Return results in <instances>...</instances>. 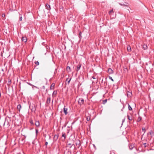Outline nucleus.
Wrapping results in <instances>:
<instances>
[{"label": "nucleus", "mask_w": 154, "mask_h": 154, "mask_svg": "<svg viewBox=\"0 0 154 154\" xmlns=\"http://www.w3.org/2000/svg\"><path fill=\"white\" fill-rule=\"evenodd\" d=\"M0 123L3 124V125L4 126L5 123H6L7 125H8V120H6V118H5L3 119H2L0 120Z\"/></svg>", "instance_id": "f257e3e1"}, {"label": "nucleus", "mask_w": 154, "mask_h": 154, "mask_svg": "<svg viewBox=\"0 0 154 154\" xmlns=\"http://www.w3.org/2000/svg\"><path fill=\"white\" fill-rule=\"evenodd\" d=\"M78 102L79 104L80 105H82L84 104V100L82 98H80L79 99Z\"/></svg>", "instance_id": "f03ea898"}, {"label": "nucleus", "mask_w": 154, "mask_h": 154, "mask_svg": "<svg viewBox=\"0 0 154 154\" xmlns=\"http://www.w3.org/2000/svg\"><path fill=\"white\" fill-rule=\"evenodd\" d=\"M74 141L73 140L71 141L70 143H69V141L68 142V145L70 148H71L73 145L74 146Z\"/></svg>", "instance_id": "7ed1b4c3"}, {"label": "nucleus", "mask_w": 154, "mask_h": 154, "mask_svg": "<svg viewBox=\"0 0 154 154\" xmlns=\"http://www.w3.org/2000/svg\"><path fill=\"white\" fill-rule=\"evenodd\" d=\"M51 102V97H47V100L46 102V105H48Z\"/></svg>", "instance_id": "20e7f679"}, {"label": "nucleus", "mask_w": 154, "mask_h": 154, "mask_svg": "<svg viewBox=\"0 0 154 154\" xmlns=\"http://www.w3.org/2000/svg\"><path fill=\"white\" fill-rule=\"evenodd\" d=\"M107 72L109 74H112L114 73L113 69H111V68H109L107 70Z\"/></svg>", "instance_id": "39448f33"}, {"label": "nucleus", "mask_w": 154, "mask_h": 154, "mask_svg": "<svg viewBox=\"0 0 154 154\" xmlns=\"http://www.w3.org/2000/svg\"><path fill=\"white\" fill-rule=\"evenodd\" d=\"M75 144L78 148H79L81 144L80 141L79 140H78L76 141Z\"/></svg>", "instance_id": "423d86ee"}, {"label": "nucleus", "mask_w": 154, "mask_h": 154, "mask_svg": "<svg viewBox=\"0 0 154 154\" xmlns=\"http://www.w3.org/2000/svg\"><path fill=\"white\" fill-rule=\"evenodd\" d=\"M21 40L22 41L24 42H26L27 41L26 38L25 37H23L22 38Z\"/></svg>", "instance_id": "0eeeda50"}, {"label": "nucleus", "mask_w": 154, "mask_h": 154, "mask_svg": "<svg viewBox=\"0 0 154 154\" xmlns=\"http://www.w3.org/2000/svg\"><path fill=\"white\" fill-rule=\"evenodd\" d=\"M65 106H64V107L63 108V112L65 114V115H66L67 114L68 112H67V108H66L65 107Z\"/></svg>", "instance_id": "6e6552de"}, {"label": "nucleus", "mask_w": 154, "mask_h": 154, "mask_svg": "<svg viewBox=\"0 0 154 154\" xmlns=\"http://www.w3.org/2000/svg\"><path fill=\"white\" fill-rule=\"evenodd\" d=\"M46 8L48 10H50L51 9V7H50V5L48 4H46Z\"/></svg>", "instance_id": "1a4fd4ad"}, {"label": "nucleus", "mask_w": 154, "mask_h": 154, "mask_svg": "<svg viewBox=\"0 0 154 154\" xmlns=\"http://www.w3.org/2000/svg\"><path fill=\"white\" fill-rule=\"evenodd\" d=\"M39 121H36L35 123V126L37 127H39Z\"/></svg>", "instance_id": "9d476101"}, {"label": "nucleus", "mask_w": 154, "mask_h": 154, "mask_svg": "<svg viewBox=\"0 0 154 154\" xmlns=\"http://www.w3.org/2000/svg\"><path fill=\"white\" fill-rule=\"evenodd\" d=\"M55 86V84L54 83H52L50 86V89L51 90L53 89H54V87Z\"/></svg>", "instance_id": "9b49d317"}, {"label": "nucleus", "mask_w": 154, "mask_h": 154, "mask_svg": "<svg viewBox=\"0 0 154 154\" xmlns=\"http://www.w3.org/2000/svg\"><path fill=\"white\" fill-rule=\"evenodd\" d=\"M21 106L20 104H19L17 106V109L19 110V111H20V109H21Z\"/></svg>", "instance_id": "f8f14e48"}, {"label": "nucleus", "mask_w": 154, "mask_h": 154, "mask_svg": "<svg viewBox=\"0 0 154 154\" xmlns=\"http://www.w3.org/2000/svg\"><path fill=\"white\" fill-rule=\"evenodd\" d=\"M127 117L129 121H132V116H130L128 115L127 116Z\"/></svg>", "instance_id": "ddd939ff"}, {"label": "nucleus", "mask_w": 154, "mask_h": 154, "mask_svg": "<svg viewBox=\"0 0 154 154\" xmlns=\"http://www.w3.org/2000/svg\"><path fill=\"white\" fill-rule=\"evenodd\" d=\"M58 135H55L54 136V140H57V139H58Z\"/></svg>", "instance_id": "4468645a"}, {"label": "nucleus", "mask_w": 154, "mask_h": 154, "mask_svg": "<svg viewBox=\"0 0 154 154\" xmlns=\"http://www.w3.org/2000/svg\"><path fill=\"white\" fill-rule=\"evenodd\" d=\"M143 48L144 50H146L147 48V46L146 45L144 44L143 45Z\"/></svg>", "instance_id": "2eb2a0df"}, {"label": "nucleus", "mask_w": 154, "mask_h": 154, "mask_svg": "<svg viewBox=\"0 0 154 154\" xmlns=\"http://www.w3.org/2000/svg\"><path fill=\"white\" fill-rule=\"evenodd\" d=\"M127 50L128 52H130L131 51V48L130 46H129L127 47Z\"/></svg>", "instance_id": "dca6fc26"}, {"label": "nucleus", "mask_w": 154, "mask_h": 154, "mask_svg": "<svg viewBox=\"0 0 154 154\" xmlns=\"http://www.w3.org/2000/svg\"><path fill=\"white\" fill-rule=\"evenodd\" d=\"M142 130L144 132V133L143 134V135H142V136H143L144 135V134L145 132H146V129H145V128L144 127H142Z\"/></svg>", "instance_id": "f3484780"}, {"label": "nucleus", "mask_w": 154, "mask_h": 154, "mask_svg": "<svg viewBox=\"0 0 154 154\" xmlns=\"http://www.w3.org/2000/svg\"><path fill=\"white\" fill-rule=\"evenodd\" d=\"M128 109L129 110H132V107L131 106H130V105H129V104H128Z\"/></svg>", "instance_id": "a211bd4d"}, {"label": "nucleus", "mask_w": 154, "mask_h": 154, "mask_svg": "<svg viewBox=\"0 0 154 154\" xmlns=\"http://www.w3.org/2000/svg\"><path fill=\"white\" fill-rule=\"evenodd\" d=\"M62 137H64V140H65L66 139V136L65 133H62Z\"/></svg>", "instance_id": "6ab92c4d"}, {"label": "nucleus", "mask_w": 154, "mask_h": 154, "mask_svg": "<svg viewBox=\"0 0 154 154\" xmlns=\"http://www.w3.org/2000/svg\"><path fill=\"white\" fill-rule=\"evenodd\" d=\"M7 70V68H2L1 69V71L3 72H4V71H6Z\"/></svg>", "instance_id": "aec40b11"}, {"label": "nucleus", "mask_w": 154, "mask_h": 154, "mask_svg": "<svg viewBox=\"0 0 154 154\" xmlns=\"http://www.w3.org/2000/svg\"><path fill=\"white\" fill-rule=\"evenodd\" d=\"M82 32H79V37L80 38H81L82 37Z\"/></svg>", "instance_id": "412c9836"}, {"label": "nucleus", "mask_w": 154, "mask_h": 154, "mask_svg": "<svg viewBox=\"0 0 154 154\" xmlns=\"http://www.w3.org/2000/svg\"><path fill=\"white\" fill-rule=\"evenodd\" d=\"M28 83L29 85H31V86H33V87H35V88H37V87H36V86H34V85H33L32 84H31V83Z\"/></svg>", "instance_id": "4be33fe9"}, {"label": "nucleus", "mask_w": 154, "mask_h": 154, "mask_svg": "<svg viewBox=\"0 0 154 154\" xmlns=\"http://www.w3.org/2000/svg\"><path fill=\"white\" fill-rule=\"evenodd\" d=\"M108 77L109 79H110L112 81V82L114 81L113 79L111 76H109Z\"/></svg>", "instance_id": "5701e85b"}, {"label": "nucleus", "mask_w": 154, "mask_h": 154, "mask_svg": "<svg viewBox=\"0 0 154 154\" xmlns=\"http://www.w3.org/2000/svg\"><path fill=\"white\" fill-rule=\"evenodd\" d=\"M35 63L37 65H38L39 64V63L38 61H35Z\"/></svg>", "instance_id": "b1692460"}, {"label": "nucleus", "mask_w": 154, "mask_h": 154, "mask_svg": "<svg viewBox=\"0 0 154 154\" xmlns=\"http://www.w3.org/2000/svg\"><path fill=\"white\" fill-rule=\"evenodd\" d=\"M107 102V100L106 99L105 100H104L103 101V103L104 104H105V103H106V102Z\"/></svg>", "instance_id": "393cba45"}, {"label": "nucleus", "mask_w": 154, "mask_h": 154, "mask_svg": "<svg viewBox=\"0 0 154 154\" xmlns=\"http://www.w3.org/2000/svg\"><path fill=\"white\" fill-rule=\"evenodd\" d=\"M133 146L132 145H131L129 146V149L130 150H131L133 149Z\"/></svg>", "instance_id": "a878e982"}, {"label": "nucleus", "mask_w": 154, "mask_h": 154, "mask_svg": "<svg viewBox=\"0 0 154 154\" xmlns=\"http://www.w3.org/2000/svg\"><path fill=\"white\" fill-rule=\"evenodd\" d=\"M90 118L89 116H88L87 117L86 119L88 121H89L90 120Z\"/></svg>", "instance_id": "bb28decb"}, {"label": "nucleus", "mask_w": 154, "mask_h": 154, "mask_svg": "<svg viewBox=\"0 0 154 154\" xmlns=\"http://www.w3.org/2000/svg\"><path fill=\"white\" fill-rule=\"evenodd\" d=\"M57 93V91H54L53 93V94H52V95H53V94H56Z\"/></svg>", "instance_id": "cd10ccee"}, {"label": "nucleus", "mask_w": 154, "mask_h": 154, "mask_svg": "<svg viewBox=\"0 0 154 154\" xmlns=\"http://www.w3.org/2000/svg\"><path fill=\"white\" fill-rule=\"evenodd\" d=\"M141 118L140 117H139L137 119V122H139L141 120Z\"/></svg>", "instance_id": "c85d7f7f"}, {"label": "nucleus", "mask_w": 154, "mask_h": 154, "mask_svg": "<svg viewBox=\"0 0 154 154\" xmlns=\"http://www.w3.org/2000/svg\"><path fill=\"white\" fill-rule=\"evenodd\" d=\"M70 80H71V79H69V80H68V79H66V81H67V82H68V84H69V82H70Z\"/></svg>", "instance_id": "c756f323"}, {"label": "nucleus", "mask_w": 154, "mask_h": 154, "mask_svg": "<svg viewBox=\"0 0 154 154\" xmlns=\"http://www.w3.org/2000/svg\"><path fill=\"white\" fill-rule=\"evenodd\" d=\"M30 123L32 125H34V123L32 120H31L30 121Z\"/></svg>", "instance_id": "7c9ffc66"}, {"label": "nucleus", "mask_w": 154, "mask_h": 154, "mask_svg": "<svg viewBox=\"0 0 154 154\" xmlns=\"http://www.w3.org/2000/svg\"><path fill=\"white\" fill-rule=\"evenodd\" d=\"M42 89L43 90H45V87L44 86H42Z\"/></svg>", "instance_id": "2f4dec72"}, {"label": "nucleus", "mask_w": 154, "mask_h": 154, "mask_svg": "<svg viewBox=\"0 0 154 154\" xmlns=\"http://www.w3.org/2000/svg\"><path fill=\"white\" fill-rule=\"evenodd\" d=\"M125 118H124V119H123L122 120V125L123 123V122H124L125 121Z\"/></svg>", "instance_id": "473e14b6"}, {"label": "nucleus", "mask_w": 154, "mask_h": 154, "mask_svg": "<svg viewBox=\"0 0 154 154\" xmlns=\"http://www.w3.org/2000/svg\"><path fill=\"white\" fill-rule=\"evenodd\" d=\"M22 16H20V18H19V20L20 21H21L22 20Z\"/></svg>", "instance_id": "72a5a7b5"}, {"label": "nucleus", "mask_w": 154, "mask_h": 154, "mask_svg": "<svg viewBox=\"0 0 154 154\" xmlns=\"http://www.w3.org/2000/svg\"><path fill=\"white\" fill-rule=\"evenodd\" d=\"M153 133V131H150L149 132V134L150 135H152V134Z\"/></svg>", "instance_id": "f704fd0d"}, {"label": "nucleus", "mask_w": 154, "mask_h": 154, "mask_svg": "<svg viewBox=\"0 0 154 154\" xmlns=\"http://www.w3.org/2000/svg\"><path fill=\"white\" fill-rule=\"evenodd\" d=\"M35 133L36 134H37V133H38V129H35Z\"/></svg>", "instance_id": "c9c22d12"}, {"label": "nucleus", "mask_w": 154, "mask_h": 154, "mask_svg": "<svg viewBox=\"0 0 154 154\" xmlns=\"http://www.w3.org/2000/svg\"><path fill=\"white\" fill-rule=\"evenodd\" d=\"M130 94H131V93L130 92H128V93L127 94V95H130Z\"/></svg>", "instance_id": "e433bc0d"}, {"label": "nucleus", "mask_w": 154, "mask_h": 154, "mask_svg": "<svg viewBox=\"0 0 154 154\" xmlns=\"http://www.w3.org/2000/svg\"><path fill=\"white\" fill-rule=\"evenodd\" d=\"M119 4L121 5V6H122V5H124V6H127V5H124V4H121V3H119Z\"/></svg>", "instance_id": "4c0bfd02"}, {"label": "nucleus", "mask_w": 154, "mask_h": 154, "mask_svg": "<svg viewBox=\"0 0 154 154\" xmlns=\"http://www.w3.org/2000/svg\"><path fill=\"white\" fill-rule=\"evenodd\" d=\"M5 16V14H3L2 15V17H4Z\"/></svg>", "instance_id": "58836bf2"}, {"label": "nucleus", "mask_w": 154, "mask_h": 154, "mask_svg": "<svg viewBox=\"0 0 154 154\" xmlns=\"http://www.w3.org/2000/svg\"><path fill=\"white\" fill-rule=\"evenodd\" d=\"M48 144V142H46L45 143V145H46V146H47V145Z\"/></svg>", "instance_id": "ea45409f"}, {"label": "nucleus", "mask_w": 154, "mask_h": 154, "mask_svg": "<svg viewBox=\"0 0 154 154\" xmlns=\"http://www.w3.org/2000/svg\"><path fill=\"white\" fill-rule=\"evenodd\" d=\"M143 144V145H144L145 146V147L146 146V143H144Z\"/></svg>", "instance_id": "a19ab883"}, {"label": "nucleus", "mask_w": 154, "mask_h": 154, "mask_svg": "<svg viewBox=\"0 0 154 154\" xmlns=\"http://www.w3.org/2000/svg\"><path fill=\"white\" fill-rule=\"evenodd\" d=\"M92 78L93 79H96V78L94 76H92Z\"/></svg>", "instance_id": "79ce46f5"}, {"label": "nucleus", "mask_w": 154, "mask_h": 154, "mask_svg": "<svg viewBox=\"0 0 154 154\" xmlns=\"http://www.w3.org/2000/svg\"><path fill=\"white\" fill-rule=\"evenodd\" d=\"M80 68H77V71H78L79 70Z\"/></svg>", "instance_id": "37998d69"}, {"label": "nucleus", "mask_w": 154, "mask_h": 154, "mask_svg": "<svg viewBox=\"0 0 154 154\" xmlns=\"http://www.w3.org/2000/svg\"><path fill=\"white\" fill-rule=\"evenodd\" d=\"M81 67V65H79V66H78L77 67H78V68H79V67Z\"/></svg>", "instance_id": "c03bdc74"}, {"label": "nucleus", "mask_w": 154, "mask_h": 154, "mask_svg": "<svg viewBox=\"0 0 154 154\" xmlns=\"http://www.w3.org/2000/svg\"><path fill=\"white\" fill-rule=\"evenodd\" d=\"M11 81L10 80L9 81H8V83H11Z\"/></svg>", "instance_id": "a18cd8bd"}, {"label": "nucleus", "mask_w": 154, "mask_h": 154, "mask_svg": "<svg viewBox=\"0 0 154 154\" xmlns=\"http://www.w3.org/2000/svg\"><path fill=\"white\" fill-rule=\"evenodd\" d=\"M112 10H111V11H110L109 12V13L111 12H112Z\"/></svg>", "instance_id": "49530a36"}, {"label": "nucleus", "mask_w": 154, "mask_h": 154, "mask_svg": "<svg viewBox=\"0 0 154 154\" xmlns=\"http://www.w3.org/2000/svg\"><path fill=\"white\" fill-rule=\"evenodd\" d=\"M46 92H48V90H47V89L46 90Z\"/></svg>", "instance_id": "de8ad7c7"}, {"label": "nucleus", "mask_w": 154, "mask_h": 154, "mask_svg": "<svg viewBox=\"0 0 154 154\" xmlns=\"http://www.w3.org/2000/svg\"><path fill=\"white\" fill-rule=\"evenodd\" d=\"M124 108V107H123V108L122 109H121V111H123V108Z\"/></svg>", "instance_id": "09e8293b"}, {"label": "nucleus", "mask_w": 154, "mask_h": 154, "mask_svg": "<svg viewBox=\"0 0 154 154\" xmlns=\"http://www.w3.org/2000/svg\"><path fill=\"white\" fill-rule=\"evenodd\" d=\"M66 67H68V68H69V67H70V66H67Z\"/></svg>", "instance_id": "8fccbe9b"}, {"label": "nucleus", "mask_w": 154, "mask_h": 154, "mask_svg": "<svg viewBox=\"0 0 154 154\" xmlns=\"http://www.w3.org/2000/svg\"><path fill=\"white\" fill-rule=\"evenodd\" d=\"M125 69H127V70H128V69H127V68H125Z\"/></svg>", "instance_id": "3c124183"}, {"label": "nucleus", "mask_w": 154, "mask_h": 154, "mask_svg": "<svg viewBox=\"0 0 154 154\" xmlns=\"http://www.w3.org/2000/svg\"><path fill=\"white\" fill-rule=\"evenodd\" d=\"M69 69H70V68H69Z\"/></svg>", "instance_id": "603ef678"}, {"label": "nucleus", "mask_w": 154, "mask_h": 154, "mask_svg": "<svg viewBox=\"0 0 154 154\" xmlns=\"http://www.w3.org/2000/svg\"><path fill=\"white\" fill-rule=\"evenodd\" d=\"M1 56H2V54L1 53Z\"/></svg>", "instance_id": "864d4df0"}, {"label": "nucleus", "mask_w": 154, "mask_h": 154, "mask_svg": "<svg viewBox=\"0 0 154 154\" xmlns=\"http://www.w3.org/2000/svg\"><path fill=\"white\" fill-rule=\"evenodd\" d=\"M1 97V94H0V97Z\"/></svg>", "instance_id": "5fc2aeb1"}]
</instances>
